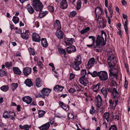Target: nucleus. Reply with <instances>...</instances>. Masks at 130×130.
I'll list each match as a JSON object with an SVG mask.
<instances>
[{
  "instance_id": "2",
  "label": "nucleus",
  "mask_w": 130,
  "mask_h": 130,
  "mask_svg": "<svg viewBox=\"0 0 130 130\" xmlns=\"http://www.w3.org/2000/svg\"><path fill=\"white\" fill-rule=\"evenodd\" d=\"M117 59L115 56H113L112 57L109 56L108 58V62L110 69L109 70V72H112L114 74L116 73L118 74V70L116 68H114L118 62Z\"/></svg>"
},
{
  "instance_id": "39",
  "label": "nucleus",
  "mask_w": 130,
  "mask_h": 130,
  "mask_svg": "<svg viewBox=\"0 0 130 130\" xmlns=\"http://www.w3.org/2000/svg\"><path fill=\"white\" fill-rule=\"evenodd\" d=\"M9 87L8 85H4L1 87V89L3 91L6 92L8 91Z\"/></svg>"
},
{
  "instance_id": "64",
  "label": "nucleus",
  "mask_w": 130,
  "mask_h": 130,
  "mask_svg": "<svg viewBox=\"0 0 130 130\" xmlns=\"http://www.w3.org/2000/svg\"><path fill=\"white\" fill-rule=\"evenodd\" d=\"M50 123L51 124H53L54 123L55 121L54 119H50Z\"/></svg>"
},
{
  "instance_id": "8",
  "label": "nucleus",
  "mask_w": 130,
  "mask_h": 130,
  "mask_svg": "<svg viewBox=\"0 0 130 130\" xmlns=\"http://www.w3.org/2000/svg\"><path fill=\"white\" fill-rule=\"evenodd\" d=\"M32 39L33 41L38 42H40L41 41L40 37L38 34L36 32L32 34Z\"/></svg>"
},
{
  "instance_id": "41",
  "label": "nucleus",
  "mask_w": 130,
  "mask_h": 130,
  "mask_svg": "<svg viewBox=\"0 0 130 130\" xmlns=\"http://www.w3.org/2000/svg\"><path fill=\"white\" fill-rule=\"evenodd\" d=\"M100 72V71L97 72L95 71H94L93 72V74L92 75V76L94 77H95L97 76H98L99 77Z\"/></svg>"
},
{
  "instance_id": "52",
  "label": "nucleus",
  "mask_w": 130,
  "mask_h": 130,
  "mask_svg": "<svg viewBox=\"0 0 130 130\" xmlns=\"http://www.w3.org/2000/svg\"><path fill=\"white\" fill-rule=\"evenodd\" d=\"M76 91V89L74 88H71L69 90L68 92H69L72 94L74 93Z\"/></svg>"
},
{
  "instance_id": "13",
  "label": "nucleus",
  "mask_w": 130,
  "mask_h": 130,
  "mask_svg": "<svg viewBox=\"0 0 130 130\" xmlns=\"http://www.w3.org/2000/svg\"><path fill=\"white\" fill-rule=\"evenodd\" d=\"M51 91V90L49 89L43 88L41 90V92L43 95L48 96Z\"/></svg>"
},
{
  "instance_id": "21",
  "label": "nucleus",
  "mask_w": 130,
  "mask_h": 130,
  "mask_svg": "<svg viewBox=\"0 0 130 130\" xmlns=\"http://www.w3.org/2000/svg\"><path fill=\"white\" fill-rule=\"evenodd\" d=\"M118 76V74H114L112 72H110L109 74V80H111L112 79L113 80H117Z\"/></svg>"
},
{
  "instance_id": "25",
  "label": "nucleus",
  "mask_w": 130,
  "mask_h": 130,
  "mask_svg": "<svg viewBox=\"0 0 130 130\" xmlns=\"http://www.w3.org/2000/svg\"><path fill=\"white\" fill-rule=\"evenodd\" d=\"M58 51L59 54L63 55L64 57H66L67 53L66 50L62 47H58Z\"/></svg>"
},
{
  "instance_id": "49",
  "label": "nucleus",
  "mask_w": 130,
  "mask_h": 130,
  "mask_svg": "<svg viewBox=\"0 0 130 130\" xmlns=\"http://www.w3.org/2000/svg\"><path fill=\"white\" fill-rule=\"evenodd\" d=\"M28 50L30 52V54L33 55H34L35 54V52L33 51V49L31 47H29L28 48Z\"/></svg>"
},
{
  "instance_id": "57",
  "label": "nucleus",
  "mask_w": 130,
  "mask_h": 130,
  "mask_svg": "<svg viewBox=\"0 0 130 130\" xmlns=\"http://www.w3.org/2000/svg\"><path fill=\"white\" fill-rule=\"evenodd\" d=\"M3 117L5 119L10 118V117H9L8 114H6L5 113H3Z\"/></svg>"
},
{
  "instance_id": "37",
  "label": "nucleus",
  "mask_w": 130,
  "mask_h": 130,
  "mask_svg": "<svg viewBox=\"0 0 130 130\" xmlns=\"http://www.w3.org/2000/svg\"><path fill=\"white\" fill-rule=\"evenodd\" d=\"M100 15H98V18H97V19L96 20H97V21H99V19H101V20H99V23L100 24L101 23H102L101 24H103V25L104 26H103L102 27L103 28H104L105 27V25H104V23L103 22H102V21L103 20V19L102 17L100 16Z\"/></svg>"
},
{
  "instance_id": "50",
  "label": "nucleus",
  "mask_w": 130,
  "mask_h": 130,
  "mask_svg": "<svg viewBox=\"0 0 130 130\" xmlns=\"http://www.w3.org/2000/svg\"><path fill=\"white\" fill-rule=\"evenodd\" d=\"M88 38L90 39H92V43L94 44L95 43V38L94 36H90L88 37Z\"/></svg>"
},
{
  "instance_id": "63",
  "label": "nucleus",
  "mask_w": 130,
  "mask_h": 130,
  "mask_svg": "<svg viewBox=\"0 0 130 130\" xmlns=\"http://www.w3.org/2000/svg\"><path fill=\"white\" fill-rule=\"evenodd\" d=\"M111 126H112V129L113 130H117V127L115 125H112Z\"/></svg>"
},
{
  "instance_id": "22",
  "label": "nucleus",
  "mask_w": 130,
  "mask_h": 130,
  "mask_svg": "<svg viewBox=\"0 0 130 130\" xmlns=\"http://www.w3.org/2000/svg\"><path fill=\"white\" fill-rule=\"evenodd\" d=\"M64 88L63 86L57 85L55 86L53 88V90L56 92H60L62 91Z\"/></svg>"
},
{
  "instance_id": "16",
  "label": "nucleus",
  "mask_w": 130,
  "mask_h": 130,
  "mask_svg": "<svg viewBox=\"0 0 130 130\" xmlns=\"http://www.w3.org/2000/svg\"><path fill=\"white\" fill-rule=\"evenodd\" d=\"M60 6L61 8L62 9H66L67 8L68 4L66 0H62L60 2Z\"/></svg>"
},
{
  "instance_id": "32",
  "label": "nucleus",
  "mask_w": 130,
  "mask_h": 130,
  "mask_svg": "<svg viewBox=\"0 0 130 130\" xmlns=\"http://www.w3.org/2000/svg\"><path fill=\"white\" fill-rule=\"evenodd\" d=\"M110 116L108 112H106L104 113L103 116V118L104 119H106L107 122H109L108 120L110 118Z\"/></svg>"
},
{
  "instance_id": "31",
  "label": "nucleus",
  "mask_w": 130,
  "mask_h": 130,
  "mask_svg": "<svg viewBox=\"0 0 130 130\" xmlns=\"http://www.w3.org/2000/svg\"><path fill=\"white\" fill-rule=\"evenodd\" d=\"M8 76V73L7 71H5L4 70L0 69V76L2 77L4 76Z\"/></svg>"
},
{
  "instance_id": "33",
  "label": "nucleus",
  "mask_w": 130,
  "mask_h": 130,
  "mask_svg": "<svg viewBox=\"0 0 130 130\" xmlns=\"http://www.w3.org/2000/svg\"><path fill=\"white\" fill-rule=\"evenodd\" d=\"M128 21L127 19H126L124 25V27L125 29V31L126 32L127 35L128 36L129 34L128 31L127 29V25L128 24Z\"/></svg>"
},
{
  "instance_id": "40",
  "label": "nucleus",
  "mask_w": 130,
  "mask_h": 130,
  "mask_svg": "<svg viewBox=\"0 0 130 130\" xmlns=\"http://www.w3.org/2000/svg\"><path fill=\"white\" fill-rule=\"evenodd\" d=\"M18 84L17 83H13L11 84V87L12 89V91H14L16 89L18 86Z\"/></svg>"
},
{
  "instance_id": "53",
  "label": "nucleus",
  "mask_w": 130,
  "mask_h": 130,
  "mask_svg": "<svg viewBox=\"0 0 130 130\" xmlns=\"http://www.w3.org/2000/svg\"><path fill=\"white\" fill-rule=\"evenodd\" d=\"M74 86L76 87V88L77 89L76 91H81L80 87L77 86L76 84L74 85Z\"/></svg>"
},
{
  "instance_id": "59",
  "label": "nucleus",
  "mask_w": 130,
  "mask_h": 130,
  "mask_svg": "<svg viewBox=\"0 0 130 130\" xmlns=\"http://www.w3.org/2000/svg\"><path fill=\"white\" fill-rule=\"evenodd\" d=\"M38 104L40 106H42L44 105V103L43 101H41L39 102Z\"/></svg>"
},
{
  "instance_id": "47",
  "label": "nucleus",
  "mask_w": 130,
  "mask_h": 130,
  "mask_svg": "<svg viewBox=\"0 0 130 130\" xmlns=\"http://www.w3.org/2000/svg\"><path fill=\"white\" fill-rule=\"evenodd\" d=\"M77 14L76 12L75 11H73L70 12L69 15V17L72 18L75 17Z\"/></svg>"
},
{
  "instance_id": "4",
  "label": "nucleus",
  "mask_w": 130,
  "mask_h": 130,
  "mask_svg": "<svg viewBox=\"0 0 130 130\" xmlns=\"http://www.w3.org/2000/svg\"><path fill=\"white\" fill-rule=\"evenodd\" d=\"M99 77L101 80L105 81L108 78V74L105 71H100L99 74Z\"/></svg>"
},
{
  "instance_id": "43",
  "label": "nucleus",
  "mask_w": 130,
  "mask_h": 130,
  "mask_svg": "<svg viewBox=\"0 0 130 130\" xmlns=\"http://www.w3.org/2000/svg\"><path fill=\"white\" fill-rule=\"evenodd\" d=\"M47 8L49 11L52 13H53L54 12V8L53 6H49L47 7Z\"/></svg>"
},
{
  "instance_id": "44",
  "label": "nucleus",
  "mask_w": 130,
  "mask_h": 130,
  "mask_svg": "<svg viewBox=\"0 0 130 130\" xmlns=\"http://www.w3.org/2000/svg\"><path fill=\"white\" fill-rule=\"evenodd\" d=\"M81 75L82 76L81 77H85V76L87 74L86 70L82 69L81 71Z\"/></svg>"
},
{
  "instance_id": "46",
  "label": "nucleus",
  "mask_w": 130,
  "mask_h": 130,
  "mask_svg": "<svg viewBox=\"0 0 130 130\" xmlns=\"http://www.w3.org/2000/svg\"><path fill=\"white\" fill-rule=\"evenodd\" d=\"M14 113V111H10L9 113L8 116L10 117L11 120H13L14 119V117L13 116V114Z\"/></svg>"
},
{
  "instance_id": "9",
  "label": "nucleus",
  "mask_w": 130,
  "mask_h": 130,
  "mask_svg": "<svg viewBox=\"0 0 130 130\" xmlns=\"http://www.w3.org/2000/svg\"><path fill=\"white\" fill-rule=\"evenodd\" d=\"M66 51L68 53L70 54L72 53L75 52L76 51L75 47L73 45H71L67 47Z\"/></svg>"
},
{
  "instance_id": "54",
  "label": "nucleus",
  "mask_w": 130,
  "mask_h": 130,
  "mask_svg": "<svg viewBox=\"0 0 130 130\" xmlns=\"http://www.w3.org/2000/svg\"><path fill=\"white\" fill-rule=\"evenodd\" d=\"M75 77V75L73 73H71L70 74L69 79L70 80H71L74 78Z\"/></svg>"
},
{
  "instance_id": "34",
  "label": "nucleus",
  "mask_w": 130,
  "mask_h": 130,
  "mask_svg": "<svg viewBox=\"0 0 130 130\" xmlns=\"http://www.w3.org/2000/svg\"><path fill=\"white\" fill-rule=\"evenodd\" d=\"M38 111V117L39 118H41L46 113L45 111L43 110H39Z\"/></svg>"
},
{
  "instance_id": "55",
  "label": "nucleus",
  "mask_w": 130,
  "mask_h": 130,
  "mask_svg": "<svg viewBox=\"0 0 130 130\" xmlns=\"http://www.w3.org/2000/svg\"><path fill=\"white\" fill-rule=\"evenodd\" d=\"M128 81L126 80V78L125 80V83H124V87L125 88H128Z\"/></svg>"
},
{
  "instance_id": "10",
  "label": "nucleus",
  "mask_w": 130,
  "mask_h": 130,
  "mask_svg": "<svg viewBox=\"0 0 130 130\" xmlns=\"http://www.w3.org/2000/svg\"><path fill=\"white\" fill-rule=\"evenodd\" d=\"M74 41V40L73 38H68L66 37L64 38V42L67 46L72 45Z\"/></svg>"
},
{
  "instance_id": "19",
  "label": "nucleus",
  "mask_w": 130,
  "mask_h": 130,
  "mask_svg": "<svg viewBox=\"0 0 130 130\" xmlns=\"http://www.w3.org/2000/svg\"><path fill=\"white\" fill-rule=\"evenodd\" d=\"M50 126V122H49L46 123L44 124L38 128L41 130H47L49 128Z\"/></svg>"
},
{
  "instance_id": "56",
  "label": "nucleus",
  "mask_w": 130,
  "mask_h": 130,
  "mask_svg": "<svg viewBox=\"0 0 130 130\" xmlns=\"http://www.w3.org/2000/svg\"><path fill=\"white\" fill-rule=\"evenodd\" d=\"M38 66L40 68H42V66L43 65V64H42V62L40 61H39V62L38 63Z\"/></svg>"
},
{
  "instance_id": "27",
  "label": "nucleus",
  "mask_w": 130,
  "mask_h": 130,
  "mask_svg": "<svg viewBox=\"0 0 130 130\" xmlns=\"http://www.w3.org/2000/svg\"><path fill=\"white\" fill-rule=\"evenodd\" d=\"M12 69L14 73L17 75H20L21 73V71L17 67H13Z\"/></svg>"
},
{
  "instance_id": "28",
  "label": "nucleus",
  "mask_w": 130,
  "mask_h": 130,
  "mask_svg": "<svg viewBox=\"0 0 130 130\" xmlns=\"http://www.w3.org/2000/svg\"><path fill=\"white\" fill-rule=\"evenodd\" d=\"M24 83L29 87H30L33 85L31 80V79H27L24 82Z\"/></svg>"
},
{
  "instance_id": "35",
  "label": "nucleus",
  "mask_w": 130,
  "mask_h": 130,
  "mask_svg": "<svg viewBox=\"0 0 130 130\" xmlns=\"http://www.w3.org/2000/svg\"><path fill=\"white\" fill-rule=\"evenodd\" d=\"M117 80H113L112 79L111 80H110L111 82V86L116 87L117 86V82L116 81Z\"/></svg>"
},
{
  "instance_id": "20",
  "label": "nucleus",
  "mask_w": 130,
  "mask_h": 130,
  "mask_svg": "<svg viewBox=\"0 0 130 130\" xmlns=\"http://www.w3.org/2000/svg\"><path fill=\"white\" fill-rule=\"evenodd\" d=\"M79 82L80 83L85 86H86L88 82L87 79L85 78V77H81L79 80Z\"/></svg>"
},
{
  "instance_id": "24",
  "label": "nucleus",
  "mask_w": 130,
  "mask_h": 130,
  "mask_svg": "<svg viewBox=\"0 0 130 130\" xmlns=\"http://www.w3.org/2000/svg\"><path fill=\"white\" fill-rule=\"evenodd\" d=\"M54 26L55 28H56L57 29L60 30L61 28V26L60 21L56 20L54 23Z\"/></svg>"
},
{
  "instance_id": "38",
  "label": "nucleus",
  "mask_w": 130,
  "mask_h": 130,
  "mask_svg": "<svg viewBox=\"0 0 130 130\" xmlns=\"http://www.w3.org/2000/svg\"><path fill=\"white\" fill-rule=\"evenodd\" d=\"M90 30V28L89 27H86L85 29H83L80 31V32L82 34H84L85 33L87 32Z\"/></svg>"
},
{
  "instance_id": "61",
  "label": "nucleus",
  "mask_w": 130,
  "mask_h": 130,
  "mask_svg": "<svg viewBox=\"0 0 130 130\" xmlns=\"http://www.w3.org/2000/svg\"><path fill=\"white\" fill-rule=\"evenodd\" d=\"M31 125H28V124H26L24 125V129L29 128L31 127Z\"/></svg>"
},
{
  "instance_id": "11",
  "label": "nucleus",
  "mask_w": 130,
  "mask_h": 130,
  "mask_svg": "<svg viewBox=\"0 0 130 130\" xmlns=\"http://www.w3.org/2000/svg\"><path fill=\"white\" fill-rule=\"evenodd\" d=\"M59 107L63 109L64 110L68 111L69 110V106L63 102L60 101L59 102Z\"/></svg>"
},
{
  "instance_id": "17",
  "label": "nucleus",
  "mask_w": 130,
  "mask_h": 130,
  "mask_svg": "<svg viewBox=\"0 0 130 130\" xmlns=\"http://www.w3.org/2000/svg\"><path fill=\"white\" fill-rule=\"evenodd\" d=\"M95 59L94 57L90 58L88 61V63L86 65V67L87 69H89L91 68V64H94L95 63Z\"/></svg>"
},
{
  "instance_id": "7",
  "label": "nucleus",
  "mask_w": 130,
  "mask_h": 130,
  "mask_svg": "<svg viewBox=\"0 0 130 130\" xmlns=\"http://www.w3.org/2000/svg\"><path fill=\"white\" fill-rule=\"evenodd\" d=\"M95 100L97 107L98 108H99L103 104L102 102V98L99 94H98L95 97Z\"/></svg>"
},
{
  "instance_id": "5",
  "label": "nucleus",
  "mask_w": 130,
  "mask_h": 130,
  "mask_svg": "<svg viewBox=\"0 0 130 130\" xmlns=\"http://www.w3.org/2000/svg\"><path fill=\"white\" fill-rule=\"evenodd\" d=\"M81 61H79L77 59H75V61L73 63L72 65L73 68L75 70L78 71L80 70V68L79 65L82 63Z\"/></svg>"
},
{
  "instance_id": "23",
  "label": "nucleus",
  "mask_w": 130,
  "mask_h": 130,
  "mask_svg": "<svg viewBox=\"0 0 130 130\" xmlns=\"http://www.w3.org/2000/svg\"><path fill=\"white\" fill-rule=\"evenodd\" d=\"M113 95V98L115 99H117L119 97L118 96L119 95V93L117 92V89L115 88H113L112 89V92Z\"/></svg>"
},
{
  "instance_id": "48",
  "label": "nucleus",
  "mask_w": 130,
  "mask_h": 130,
  "mask_svg": "<svg viewBox=\"0 0 130 130\" xmlns=\"http://www.w3.org/2000/svg\"><path fill=\"white\" fill-rule=\"evenodd\" d=\"M95 112V110L93 107L91 106V108L90 110V113L92 115H94Z\"/></svg>"
},
{
  "instance_id": "51",
  "label": "nucleus",
  "mask_w": 130,
  "mask_h": 130,
  "mask_svg": "<svg viewBox=\"0 0 130 130\" xmlns=\"http://www.w3.org/2000/svg\"><path fill=\"white\" fill-rule=\"evenodd\" d=\"M12 63H9L8 62H6L5 63V66L6 68H9L11 66H12Z\"/></svg>"
},
{
  "instance_id": "18",
  "label": "nucleus",
  "mask_w": 130,
  "mask_h": 130,
  "mask_svg": "<svg viewBox=\"0 0 130 130\" xmlns=\"http://www.w3.org/2000/svg\"><path fill=\"white\" fill-rule=\"evenodd\" d=\"M57 29L55 32V34L59 39H61L63 37L64 33L62 31Z\"/></svg>"
},
{
  "instance_id": "29",
  "label": "nucleus",
  "mask_w": 130,
  "mask_h": 130,
  "mask_svg": "<svg viewBox=\"0 0 130 130\" xmlns=\"http://www.w3.org/2000/svg\"><path fill=\"white\" fill-rule=\"evenodd\" d=\"M41 42L42 45L43 47H46L48 46V44L45 38H42Z\"/></svg>"
},
{
  "instance_id": "58",
  "label": "nucleus",
  "mask_w": 130,
  "mask_h": 130,
  "mask_svg": "<svg viewBox=\"0 0 130 130\" xmlns=\"http://www.w3.org/2000/svg\"><path fill=\"white\" fill-rule=\"evenodd\" d=\"M49 65L52 68V71H53L55 69V67L53 64L52 63H50L49 64Z\"/></svg>"
},
{
  "instance_id": "60",
  "label": "nucleus",
  "mask_w": 130,
  "mask_h": 130,
  "mask_svg": "<svg viewBox=\"0 0 130 130\" xmlns=\"http://www.w3.org/2000/svg\"><path fill=\"white\" fill-rule=\"evenodd\" d=\"M109 11L110 13V16L111 18L112 17V15L113 14V9L109 10Z\"/></svg>"
},
{
  "instance_id": "1",
  "label": "nucleus",
  "mask_w": 130,
  "mask_h": 130,
  "mask_svg": "<svg viewBox=\"0 0 130 130\" xmlns=\"http://www.w3.org/2000/svg\"><path fill=\"white\" fill-rule=\"evenodd\" d=\"M107 35L104 30L101 31V35H98L95 41V45L94 46V50L97 52L102 51L103 47L106 43Z\"/></svg>"
},
{
  "instance_id": "26",
  "label": "nucleus",
  "mask_w": 130,
  "mask_h": 130,
  "mask_svg": "<svg viewBox=\"0 0 130 130\" xmlns=\"http://www.w3.org/2000/svg\"><path fill=\"white\" fill-rule=\"evenodd\" d=\"M28 12L31 14H32L34 12V8L31 6L29 4L27 5L26 7Z\"/></svg>"
},
{
  "instance_id": "36",
  "label": "nucleus",
  "mask_w": 130,
  "mask_h": 130,
  "mask_svg": "<svg viewBox=\"0 0 130 130\" xmlns=\"http://www.w3.org/2000/svg\"><path fill=\"white\" fill-rule=\"evenodd\" d=\"M12 21L15 24H16L19 23V18L17 17L14 16Z\"/></svg>"
},
{
  "instance_id": "3",
  "label": "nucleus",
  "mask_w": 130,
  "mask_h": 130,
  "mask_svg": "<svg viewBox=\"0 0 130 130\" xmlns=\"http://www.w3.org/2000/svg\"><path fill=\"white\" fill-rule=\"evenodd\" d=\"M32 6L34 9L37 11H41L43 7L42 4L39 0H34Z\"/></svg>"
},
{
  "instance_id": "6",
  "label": "nucleus",
  "mask_w": 130,
  "mask_h": 130,
  "mask_svg": "<svg viewBox=\"0 0 130 130\" xmlns=\"http://www.w3.org/2000/svg\"><path fill=\"white\" fill-rule=\"evenodd\" d=\"M104 10L99 7H97L95 10V18H97L98 15H103L104 14Z\"/></svg>"
},
{
  "instance_id": "12",
  "label": "nucleus",
  "mask_w": 130,
  "mask_h": 130,
  "mask_svg": "<svg viewBox=\"0 0 130 130\" xmlns=\"http://www.w3.org/2000/svg\"><path fill=\"white\" fill-rule=\"evenodd\" d=\"M34 82L35 83L36 86L37 87H41L43 85L42 81L39 77L36 78Z\"/></svg>"
},
{
  "instance_id": "62",
  "label": "nucleus",
  "mask_w": 130,
  "mask_h": 130,
  "mask_svg": "<svg viewBox=\"0 0 130 130\" xmlns=\"http://www.w3.org/2000/svg\"><path fill=\"white\" fill-rule=\"evenodd\" d=\"M121 2L122 5L123 6H125L127 4L126 2V1L125 0H122Z\"/></svg>"
},
{
  "instance_id": "14",
  "label": "nucleus",
  "mask_w": 130,
  "mask_h": 130,
  "mask_svg": "<svg viewBox=\"0 0 130 130\" xmlns=\"http://www.w3.org/2000/svg\"><path fill=\"white\" fill-rule=\"evenodd\" d=\"M31 69L30 68L25 67L23 70V73L25 75L27 76L31 73Z\"/></svg>"
},
{
  "instance_id": "30",
  "label": "nucleus",
  "mask_w": 130,
  "mask_h": 130,
  "mask_svg": "<svg viewBox=\"0 0 130 130\" xmlns=\"http://www.w3.org/2000/svg\"><path fill=\"white\" fill-rule=\"evenodd\" d=\"M101 91L104 95V98H106L107 95V91L106 88L104 87L101 89Z\"/></svg>"
},
{
  "instance_id": "15",
  "label": "nucleus",
  "mask_w": 130,
  "mask_h": 130,
  "mask_svg": "<svg viewBox=\"0 0 130 130\" xmlns=\"http://www.w3.org/2000/svg\"><path fill=\"white\" fill-rule=\"evenodd\" d=\"M22 99L23 101L26 102L28 104H30L32 100V98L29 96L23 97Z\"/></svg>"
},
{
  "instance_id": "45",
  "label": "nucleus",
  "mask_w": 130,
  "mask_h": 130,
  "mask_svg": "<svg viewBox=\"0 0 130 130\" xmlns=\"http://www.w3.org/2000/svg\"><path fill=\"white\" fill-rule=\"evenodd\" d=\"M109 103L110 105H111L112 107L113 108H115L116 106H114L115 103L114 101H113L111 99H110L109 100Z\"/></svg>"
},
{
  "instance_id": "42",
  "label": "nucleus",
  "mask_w": 130,
  "mask_h": 130,
  "mask_svg": "<svg viewBox=\"0 0 130 130\" xmlns=\"http://www.w3.org/2000/svg\"><path fill=\"white\" fill-rule=\"evenodd\" d=\"M21 36L22 38L25 40H27L29 38V34L26 35H24V33H21Z\"/></svg>"
}]
</instances>
